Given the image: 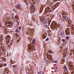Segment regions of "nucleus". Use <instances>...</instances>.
Returning a JSON list of instances; mask_svg holds the SVG:
<instances>
[{"label":"nucleus","instance_id":"16","mask_svg":"<svg viewBox=\"0 0 74 74\" xmlns=\"http://www.w3.org/2000/svg\"><path fill=\"white\" fill-rule=\"evenodd\" d=\"M56 71H58L59 70V69L58 68V67H56Z\"/></svg>","mask_w":74,"mask_h":74},{"label":"nucleus","instance_id":"41","mask_svg":"<svg viewBox=\"0 0 74 74\" xmlns=\"http://www.w3.org/2000/svg\"><path fill=\"white\" fill-rule=\"evenodd\" d=\"M51 27H52V25H51Z\"/></svg>","mask_w":74,"mask_h":74},{"label":"nucleus","instance_id":"30","mask_svg":"<svg viewBox=\"0 0 74 74\" xmlns=\"http://www.w3.org/2000/svg\"><path fill=\"white\" fill-rule=\"evenodd\" d=\"M58 1V0H55L54 1H55V2L57 1Z\"/></svg>","mask_w":74,"mask_h":74},{"label":"nucleus","instance_id":"8","mask_svg":"<svg viewBox=\"0 0 74 74\" xmlns=\"http://www.w3.org/2000/svg\"><path fill=\"white\" fill-rule=\"evenodd\" d=\"M13 70H16V66L15 65H13Z\"/></svg>","mask_w":74,"mask_h":74},{"label":"nucleus","instance_id":"24","mask_svg":"<svg viewBox=\"0 0 74 74\" xmlns=\"http://www.w3.org/2000/svg\"><path fill=\"white\" fill-rule=\"evenodd\" d=\"M9 24H11V21H9L8 22Z\"/></svg>","mask_w":74,"mask_h":74},{"label":"nucleus","instance_id":"10","mask_svg":"<svg viewBox=\"0 0 74 74\" xmlns=\"http://www.w3.org/2000/svg\"><path fill=\"white\" fill-rule=\"evenodd\" d=\"M30 71H29V70L28 69H26V73L27 74H28L29 73V72Z\"/></svg>","mask_w":74,"mask_h":74},{"label":"nucleus","instance_id":"19","mask_svg":"<svg viewBox=\"0 0 74 74\" xmlns=\"http://www.w3.org/2000/svg\"><path fill=\"white\" fill-rule=\"evenodd\" d=\"M15 32H16V33H18V29H16V30Z\"/></svg>","mask_w":74,"mask_h":74},{"label":"nucleus","instance_id":"39","mask_svg":"<svg viewBox=\"0 0 74 74\" xmlns=\"http://www.w3.org/2000/svg\"><path fill=\"white\" fill-rule=\"evenodd\" d=\"M1 27V24L0 23V27Z\"/></svg>","mask_w":74,"mask_h":74},{"label":"nucleus","instance_id":"45","mask_svg":"<svg viewBox=\"0 0 74 74\" xmlns=\"http://www.w3.org/2000/svg\"><path fill=\"white\" fill-rule=\"evenodd\" d=\"M15 18L14 19H15V18Z\"/></svg>","mask_w":74,"mask_h":74},{"label":"nucleus","instance_id":"47","mask_svg":"<svg viewBox=\"0 0 74 74\" xmlns=\"http://www.w3.org/2000/svg\"><path fill=\"white\" fill-rule=\"evenodd\" d=\"M16 35H17V34H16Z\"/></svg>","mask_w":74,"mask_h":74},{"label":"nucleus","instance_id":"25","mask_svg":"<svg viewBox=\"0 0 74 74\" xmlns=\"http://www.w3.org/2000/svg\"><path fill=\"white\" fill-rule=\"evenodd\" d=\"M43 24L44 26H45V24H46V23H45V22H44L43 23Z\"/></svg>","mask_w":74,"mask_h":74},{"label":"nucleus","instance_id":"21","mask_svg":"<svg viewBox=\"0 0 74 74\" xmlns=\"http://www.w3.org/2000/svg\"><path fill=\"white\" fill-rule=\"evenodd\" d=\"M62 41H63V42H65V40L64 39H63L62 40Z\"/></svg>","mask_w":74,"mask_h":74},{"label":"nucleus","instance_id":"42","mask_svg":"<svg viewBox=\"0 0 74 74\" xmlns=\"http://www.w3.org/2000/svg\"><path fill=\"white\" fill-rule=\"evenodd\" d=\"M11 1H12L13 0H10Z\"/></svg>","mask_w":74,"mask_h":74},{"label":"nucleus","instance_id":"36","mask_svg":"<svg viewBox=\"0 0 74 74\" xmlns=\"http://www.w3.org/2000/svg\"><path fill=\"white\" fill-rule=\"evenodd\" d=\"M13 16H13V18H12V19H14V17H13Z\"/></svg>","mask_w":74,"mask_h":74},{"label":"nucleus","instance_id":"18","mask_svg":"<svg viewBox=\"0 0 74 74\" xmlns=\"http://www.w3.org/2000/svg\"><path fill=\"white\" fill-rule=\"evenodd\" d=\"M66 38L67 40H68L69 39V36H66Z\"/></svg>","mask_w":74,"mask_h":74},{"label":"nucleus","instance_id":"26","mask_svg":"<svg viewBox=\"0 0 74 74\" xmlns=\"http://www.w3.org/2000/svg\"><path fill=\"white\" fill-rule=\"evenodd\" d=\"M60 15L61 16H62V13H60Z\"/></svg>","mask_w":74,"mask_h":74},{"label":"nucleus","instance_id":"6","mask_svg":"<svg viewBox=\"0 0 74 74\" xmlns=\"http://www.w3.org/2000/svg\"><path fill=\"white\" fill-rule=\"evenodd\" d=\"M53 26H57L58 24H57V23L56 22H53Z\"/></svg>","mask_w":74,"mask_h":74},{"label":"nucleus","instance_id":"40","mask_svg":"<svg viewBox=\"0 0 74 74\" xmlns=\"http://www.w3.org/2000/svg\"><path fill=\"white\" fill-rule=\"evenodd\" d=\"M51 52H52V50H51Z\"/></svg>","mask_w":74,"mask_h":74},{"label":"nucleus","instance_id":"35","mask_svg":"<svg viewBox=\"0 0 74 74\" xmlns=\"http://www.w3.org/2000/svg\"><path fill=\"white\" fill-rule=\"evenodd\" d=\"M45 38H46V36H45V37H44V39H45Z\"/></svg>","mask_w":74,"mask_h":74},{"label":"nucleus","instance_id":"4","mask_svg":"<svg viewBox=\"0 0 74 74\" xmlns=\"http://www.w3.org/2000/svg\"><path fill=\"white\" fill-rule=\"evenodd\" d=\"M46 10H47V11H48V12H51V10L50 9V8L48 7H47Z\"/></svg>","mask_w":74,"mask_h":74},{"label":"nucleus","instance_id":"31","mask_svg":"<svg viewBox=\"0 0 74 74\" xmlns=\"http://www.w3.org/2000/svg\"><path fill=\"white\" fill-rule=\"evenodd\" d=\"M46 27H48V25H46Z\"/></svg>","mask_w":74,"mask_h":74},{"label":"nucleus","instance_id":"23","mask_svg":"<svg viewBox=\"0 0 74 74\" xmlns=\"http://www.w3.org/2000/svg\"><path fill=\"white\" fill-rule=\"evenodd\" d=\"M69 34H70V32L69 31L68 33L67 34H66V35L67 36H68V35H69Z\"/></svg>","mask_w":74,"mask_h":74},{"label":"nucleus","instance_id":"3","mask_svg":"<svg viewBox=\"0 0 74 74\" xmlns=\"http://www.w3.org/2000/svg\"><path fill=\"white\" fill-rule=\"evenodd\" d=\"M34 28H33L32 29H30V34H32L33 33H34Z\"/></svg>","mask_w":74,"mask_h":74},{"label":"nucleus","instance_id":"15","mask_svg":"<svg viewBox=\"0 0 74 74\" xmlns=\"http://www.w3.org/2000/svg\"><path fill=\"white\" fill-rule=\"evenodd\" d=\"M34 42H35V39H33V40L32 44H34Z\"/></svg>","mask_w":74,"mask_h":74},{"label":"nucleus","instance_id":"9","mask_svg":"<svg viewBox=\"0 0 74 74\" xmlns=\"http://www.w3.org/2000/svg\"><path fill=\"white\" fill-rule=\"evenodd\" d=\"M21 7L20 5L17 4L16 5V8H17V9H18V8H19V7Z\"/></svg>","mask_w":74,"mask_h":74},{"label":"nucleus","instance_id":"38","mask_svg":"<svg viewBox=\"0 0 74 74\" xmlns=\"http://www.w3.org/2000/svg\"><path fill=\"white\" fill-rule=\"evenodd\" d=\"M47 27H48V29H49V27H48V26Z\"/></svg>","mask_w":74,"mask_h":74},{"label":"nucleus","instance_id":"44","mask_svg":"<svg viewBox=\"0 0 74 74\" xmlns=\"http://www.w3.org/2000/svg\"><path fill=\"white\" fill-rule=\"evenodd\" d=\"M52 4H53V3H52Z\"/></svg>","mask_w":74,"mask_h":74},{"label":"nucleus","instance_id":"5","mask_svg":"<svg viewBox=\"0 0 74 74\" xmlns=\"http://www.w3.org/2000/svg\"><path fill=\"white\" fill-rule=\"evenodd\" d=\"M47 5H49L50 7H51V6L52 5L51 3V2H50L49 1H47Z\"/></svg>","mask_w":74,"mask_h":74},{"label":"nucleus","instance_id":"37","mask_svg":"<svg viewBox=\"0 0 74 74\" xmlns=\"http://www.w3.org/2000/svg\"><path fill=\"white\" fill-rule=\"evenodd\" d=\"M30 49H32V48L31 47H30Z\"/></svg>","mask_w":74,"mask_h":74},{"label":"nucleus","instance_id":"32","mask_svg":"<svg viewBox=\"0 0 74 74\" xmlns=\"http://www.w3.org/2000/svg\"><path fill=\"white\" fill-rule=\"evenodd\" d=\"M72 32L74 33V30H73L72 31Z\"/></svg>","mask_w":74,"mask_h":74},{"label":"nucleus","instance_id":"12","mask_svg":"<svg viewBox=\"0 0 74 74\" xmlns=\"http://www.w3.org/2000/svg\"><path fill=\"white\" fill-rule=\"evenodd\" d=\"M50 23H51V21H49L47 22V23L48 24V26H49V25H50Z\"/></svg>","mask_w":74,"mask_h":74},{"label":"nucleus","instance_id":"13","mask_svg":"<svg viewBox=\"0 0 74 74\" xmlns=\"http://www.w3.org/2000/svg\"><path fill=\"white\" fill-rule=\"evenodd\" d=\"M69 67H71V69H73V68L74 67L73 66L71 65V64H70L69 65Z\"/></svg>","mask_w":74,"mask_h":74},{"label":"nucleus","instance_id":"14","mask_svg":"<svg viewBox=\"0 0 74 74\" xmlns=\"http://www.w3.org/2000/svg\"><path fill=\"white\" fill-rule=\"evenodd\" d=\"M0 48H1V49H4V46L1 45L0 47Z\"/></svg>","mask_w":74,"mask_h":74},{"label":"nucleus","instance_id":"17","mask_svg":"<svg viewBox=\"0 0 74 74\" xmlns=\"http://www.w3.org/2000/svg\"><path fill=\"white\" fill-rule=\"evenodd\" d=\"M44 19V18H41L40 19V21H41V22H42Z\"/></svg>","mask_w":74,"mask_h":74},{"label":"nucleus","instance_id":"46","mask_svg":"<svg viewBox=\"0 0 74 74\" xmlns=\"http://www.w3.org/2000/svg\"><path fill=\"white\" fill-rule=\"evenodd\" d=\"M72 74H73V73H71Z\"/></svg>","mask_w":74,"mask_h":74},{"label":"nucleus","instance_id":"43","mask_svg":"<svg viewBox=\"0 0 74 74\" xmlns=\"http://www.w3.org/2000/svg\"><path fill=\"white\" fill-rule=\"evenodd\" d=\"M53 53H54V52H53Z\"/></svg>","mask_w":74,"mask_h":74},{"label":"nucleus","instance_id":"29","mask_svg":"<svg viewBox=\"0 0 74 74\" xmlns=\"http://www.w3.org/2000/svg\"><path fill=\"white\" fill-rule=\"evenodd\" d=\"M7 66V64H5L4 65V66L5 67V66Z\"/></svg>","mask_w":74,"mask_h":74},{"label":"nucleus","instance_id":"1","mask_svg":"<svg viewBox=\"0 0 74 74\" xmlns=\"http://www.w3.org/2000/svg\"><path fill=\"white\" fill-rule=\"evenodd\" d=\"M62 17H63V18H64L66 21H69V20L70 19V18H69V17L68 16H62Z\"/></svg>","mask_w":74,"mask_h":74},{"label":"nucleus","instance_id":"22","mask_svg":"<svg viewBox=\"0 0 74 74\" xmlns=\"http://www.w3.org/2000/svg\"><path fill=\"white\" fill-rule=\"evenodd\" d=\"M49 40V38H47L45 40V41H48Z\"/></svg>","mask_w":74,"mask_h":74},{"label":"nucleus","instance_id":"27","mask_svg":"<svg viewBox=\"0 0 74 74\" xmlns=\"http://www.w3.org/2000/svg\"><path fill=\"white\" fill-rule=\"evenodd\" d=\"M57 61H54V63H57Z\"/></svg>","mask_w":74,"mask_h":74},{"label":"nucleus","instance_id":"2","mask_svg":"<svg viewBox=\"0 0 74 74\" xmlns=\"http://www.w3.org/2000/svg\"><path fill=\"white\" fill-rule=\"evenodd\" d=\"M3 39L2 37H0V44L1 45H3Z\"/></svg>","mask_w":74,"mask_h":74},{"label":"nucleus","instance_id":"33","mask_svg":"<svg viewBox=\"0 0 74 74\" xmlns=\"http://www.w3.org/2000/svg\"><path fill=\"white\" fill-rule=\"evenodd\" d=\"M65 57H66V56H63V58H65Z\"/></svg>","mask_w":74,"mask_h":74},{"label":"nucleus","instance_id":"48","mask_svg":"<svg viewBox=\"0 0 74 74\" xmlns=\"http://www.w3.org/2000/svg\"><path fill=\"white\" fill-rule=\"evenodd\" d=\"M33 47V46H32Z\"/></svg>","mask_w":74,"mask_h":74},{"label":"nucleus","instance_id":"11","mask_svg":"<svg viewBox=\"0 0 74 74\" xmlns=\"http://www.w3.org/2000/svg\"><path fill=\"white\" fill-rule=\"evenodd\" d=\"M67 70V67L66 66H64V71H66Z\"/></svg>","mask_w":74,"mask_h":74},{"label":"nucleus","instance_id":"28","mask_svg":"<svg viewBox=\"0 0 74 74\" xmlns=\"http://www.w3.org/2000/svg\"><path fill=\"white\" fill-rule=\"evenodd\" d=\"M60 34L62 35V36H63V34L62 33V32H60Z\"/></svg>","mask_w":74,"mask_h":74},{"label":"nucleus","instance_id":"34","mask_svg":"<svg viewBox=\"0 0 74 74\" xmlns=\"http://www.w3.org/2000/svg\"><path fill=\"white\" fill-rule=\"evenodd\" d=\"M26 5H28V3H26Z\"/></svg>","mask_w":74,"mask_h":74},{"label":"nucleus","instance_id":"7","mask_svg":"<svg viewBox=\"0 0 74 74\" xmlns=\"http://www.w3.org/2000/svg\"><path fill=\"white\" fill-rule=\"evenodd\" d=\"M32 11H34L35 9H36V7H35V6L34 5H33L32 6Z\"/></svg>","mask_w":74,"mask_h":74},{"label":"nucleus","instance_id":"20","mask_svg":"<svg viewBox=\"0 0 74 74\" xmlns=\"http://www.w3.org/2000/svg\"><path fill=\"white\" fill-rule=\"evenodd\" d=\"M18 29H19V30L20 31H21V27L20 26L19 27H18Z\"/></svg>","mask_w":74,"mask_h":74}]
</instances>
